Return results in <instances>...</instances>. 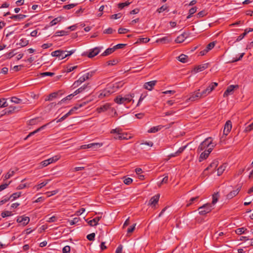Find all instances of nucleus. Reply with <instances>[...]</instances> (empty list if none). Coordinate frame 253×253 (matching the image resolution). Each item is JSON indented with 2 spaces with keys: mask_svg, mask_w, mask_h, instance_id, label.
<instances>
[{
  "mask_svg": "<svg viewBox=\"0 0 253 253\" xmlns=\"http://www.w3.org/2000/svg\"><path fill=\"white\" fill-rule=\"evenodd\" d=\"M215 145L212 143V138L210 137L205 139L199 146L197 151L200 152L203 150L212 151Z\"/></svg>",
  "mask_w": 253,
  "mask_h": 253,
  "instance_id": "nucleus-1",
  "label": "nucleus"
},
{
  "mask_svg": "<svg viewBox=\"0 0 253 253\" xmlns=\"http://www.w3.org/2000/svg\"><path fill=\"white\" fill-rule=\"evenodd\" d=\"M111 133L114 134L113 137L115 139L127 140L130 136L127 133L124 132L122 129L120 127L116 128L111 131Z\"/></svg>",
  "mask_w": 253,
  "mask_h": 253,
  "instance_id": "nucleus-2",
  "label": "nucleus"
},
{
  "mask_svg": "<svg viewBox=\"0 0 253 253\" xmlns=\"http://www.w3.org/2000/svg\"><path fill=\"white\" fill-rule=\"evenodd\" d=\"M75 51V49H72L70 51H64L61 50H57L51 52V55L53 57H57L59 59L61 60L65 58L66 57H68L73 53H74Z\"/></svg>",
  "mask_w": 253,
  "mask_h": 253,
  "instance_id": "nucleus-3",
  "label": "nucleus"
},
{
  "mask_svg": "<svg viewBox=\"0 0 253 253\" xmlns=\"http://www.w3.org/2000/svg\"><path fill=\"white\" fill-rule=\"evenodd\" d=\"M134 97V93H130L129 94L126 95L125 97H120L117 96L115 99L114 101L116 103L121 104L126 103H128L131 101H132V102H134V100H132V98Z\"/></svg>",
  "mask_w": 253,
  "mask_h": 253,
  "instance_id": "nucleus-4",
  "label": "nucleus"
},
{
  "mask_svg": "<svg viewBox=\"0 0 253 253\" xmlns=\"http://www.w3.org/2000/svg\"><path fill=\"white\" fill-rule=\"evenodd\" d=\"M218 165V161L214 160L212 163L204 170L203 174L206 176L208 175L210 173L214 172L215 169L216 168Z\"/></svg>",
  "mask_w": 253,
  "mask_h": 253,
  "instance_id": "nucleus-5",
  "label": "nucleus"
},
{
  "mask_svg": "<svg viewBox=\"0 0 253 253\" xmlns=\"http://www.w3.org/2000/svg\"><path fill=\"white\" fill-rule=\"evenodd\" d=\"M213 209L211 204H206L198 208L199 213L200 215H205L210 212Z\"/></svg>",
  "mask_w": 253,
  "mask_h": 253,
  "instance_id": "nucleus-6",
  "label": "nucleus"
},
{
  "mask_svg": "<svg viewBox=\"0 0 253 253\" xmlns=\"http://www.w3.org/2000/svg\"><path fill=\"white\" fill-rule=\"evenodd\" d=\"M217 85L218 84L216 83H211L206 89L204 90L202 92H200L202 97L203 98L207 96L217 86Z\"/></svg>",
  "mask_w": 253,
  "mask_h": 253,
  "instance_id": "nucleus-7",
  "label": "nucleus"
},
{
  "mask_svg": "<svg viewBox=\"0 0 253 253\" xmlns=\"http://www.w3.org/2000/svg\"><path fill=\"white\" fill-rule=\"evenodd\" d=\"M60 157L58 156H55L52 158L44 160L41 163L42 168L45 167L50 164L55 162L59 159Z\"/></svg>",
  "mask_w": 253,
  "mask_h": 253,
  "instance_id": "nucleus-8",
  "label": "nucleus"
},
{
  "mask_svg": "<svg viewBox=\"0 0 253 253\" xmlns=\"http://www.w3.org/2000/svg\"><path fill=\"white\" fill-rule=\"evenodd\" d=\"M199 91L200 89H198L196 91L191 93L189 95V97L187 99V100L190 101H194L203 98Z\"/></svg>",
  "mask_w": 253,
  "mask_h": 253,
  "instance_id": "nucleus-9",
  "label": "nucleus"
},
{
  "mask_svg": "<svg viewBox=\"0 0 253 253\" xmlns=\"http://www.w3.org/2000/svg\"><path fill=\"white\" fill-rule=\"evenodd\" d=\"M20 110V108L16 106H10L8 108L4 109L2 111V113L0 114V116L4 115H9L14 112H18Z\"/></svg>",
  "mask_w": 253,
  "mask_h": 253,
  "instance_id": "nucleus-10",
  "label": "nucleus"
},
{
  "mask_svg": "<svg viewBox=\"0 0 253 253\" xmlns=\"http://www.w3.org/2000/svg\"><path fill=\"white\" fill-rule=\"evenodd\" d=\"M101 49V47H96L94 48L90 49L87 53V57L90 58L94 57L100 52Z\"/></svg>",
  "mask_w": 253,
  "mask_h": 253,
  "instance_id": "nucleus-11",
  "label": "nucleus"
},
{
  "mask_svg": "<svg viewBox=\"0 0 253 253\" xmlns=\"http://www.w3.org/2000/svg\"><path fill=\"white\" fill-rule=\"evenodd\" d=\"M102 144L99 143H92L87 145H83L81 146V149L92 148L96 149L102 146Z\"/></svg>",
  "mask_w": 253,
  "mask_h": 253,
  "instance_id": "nucleus-12",
  "label": "nucleus"
},
{
  "mask_svg": "<svg viewBox=\"0 0 253 253\" xmlns=\"http://www.w3.org/2000/svg\"><path fill=\"white\" fill-rule=\"evenodd\" d=\"M238 88V85H230L228 86L226 90L225 91L223 94V97H226L230 94H232L235 88Z\"/></svg>",
  "mask_w": 253,
  "mask_h": 253,
  "instance_id": "nucleus-13",
  "label": "nucleus"
},
{
  "mask_svg": "<svg viewBox=\"0 0 253 253\" xmlns=\"http://www.w3.org/2000/svg\"><path fill=\"white\" fill-rule=\"evenodd\" d=\"M232 128V123L230 121H227L223 129V134L227 135Z\"/></svg>",
  "mask_w": 253,
  "mask_h": 253,
  "instance_id": "nucleus-14",
  "label": "nucleus"
},
{
  "mask_svg": "<svg viewBox=\"0 0 253 253\" xmlns=\"http://www.w3.org/2000/svg\"><path fill=\"white\" fill-rule=\"evenodd\" d=\"M156 81H152L150 82H148L144 84L143 87L146 89H147L148 90H152L154 86L156 85Z\"/></svg>",
  "mask_w": 253,
  "mask_h": 253,
  "instance_id": "nucleus-15",
  "label": "nucleus"
},
{
  "mask_svg": "<svg viewBox=\"0 0 253 253\" xmlns=\"http://www.w3.org/2000/svg\"><path fill=\"white\" fill-rule=\"evenodd\" d=\"M29 221L30 218L27 216H19L17 219V221L21 223L23 225H27Z\"/></svg>",
  "mask_w": 253,
  "mask_h": 253,
  "instance_id": "nucleus-16",
  "label": "nucleus"
},
{
  "mask_svg": "<svg viewBox=\"0 0 253 253\" xmlns=\"http://www.w3.org/2000/svg\"><path fill=\"white\" fill-rule=\"evenodd\" d=\"M241 186H238L236 190L230 192L229 194L227 195V198L228 199H231L233 198L234 197H235L238 194L239 192L241 190Z\"/></svg>",
  "mask_w": 253,
  "mask_h": 253,
  "instance_id": "nucleus-17",
  "label": "nucleus"
},
{
  "mask_svg": "<svg viewBox=\"0 0 253 253\" xmlns=\"http://www.w3.org/2000/svg\"><path fill=\"white\" fill-rule=\"evenodd\" d=\"M211 151H212L205 150L203 152H202L199 158V162H201L204 160L206 159L209 157Z\"/></svg>",
  "mask_w": 253,
  "mask_h": 253,
  "instance_id": "nucleus-18",
  "label": "nucleus"
},
{
  "mask_svg": "<svg viewBox=\"0 0 253 253\" xmlns=\"http://www.w3.org/2000/svg\"><path fill=\"white\" fill-rule=\"evenodd\" d=\"M160 195H156L151 198L149 201V204L151 206H155L159 201Z\"/></svg>",
  "mask_w": 253,
  "mask_h": 253,
  "instance_id": "nucleus-19",
  "label": "nucleus"
},
{
  "mask_svg": "<svg viewBox=\"0 0 253 253\" xmlns=\"http://www.w3.org/2000/svg\"><path fill=\"white\" fill-rule=\"evenodd\" d=\"M111 92L110 90L108 89H104L102 90L99 94L98 95V98L100 99H102L104 97L109 96L111 94Z\"/></svg>",
  "mask_w": 253,
  "mask_h": 253,
  "instance_id": "nucleus-20",
  "label": "nucleus"
},
{
  "mask_svg": "<svg viewBox=\"0 0 253 253\" xmlns=\"http://www.w3.org/2000/svg\"><path fill=\"white\" fill-rule=\"evenodd\" d=\"M101 218V216H96L93 219L88 221V224L91 226H96Z\"/></svg>",
  "mask_w": 253,
  "mask_h": 253,
  "instance_id": "nucleus-21",
  "label": "nucleus"
},
{
  "mask_svg": "<svg viewBox=\"0 0 253 253\" xmlns=\"http://www.w3.org/2000/svg\"><path fill=\"white\" fill-rule=\"evenodd\" d=\"M89 86L88 85V84H84V85L82 86L81 87L79 88L78 89L75 90L74 91V94L77 95L79 93H82L85 91L87 88H89Z\"/></svg>",
  "mask_w": 253,
  "mask_h": 253,
  "instance_id": "nucleus-22",
  "label": "nucleus"
},
{
  "mask_svg": "<svg viewBox=\"0 0 253 253\" xmlns=\"http://www.w3.org/2000/svg\"><path fill=\"white\" fill-rule=\"evenodd\" d=\"M208 64H202V65H200L197 67H196L195 68H194V71L195 73H198V72H201L203 70H204L205 69H206V68H208Z\"/></svg>",
  "mask_w": 253,
  "mask_h": 253,
  "instance_id": "nucleus-23",
  "label": "nucleus"
},
{
  "mask_svg": "<svg viewBox=\"0 0 253 253\" xmlns=\"http://www.w3.org/2000/svg\"><path fill=\"white\" fill-rule=\"evenodd\" d=\"M110 107V105L109 104H105L100 107H98L97 109V111L98 113H100L101 112L106 111Z\"/></svg>",
  "mask_w": 253,
  "mask_h": 253,
  "instance_id": "nucleus-24",
  "label": "nucleus"
},
{
  "mask_svg": "<svg viewBox=\"0 0 253 253\" xmlns=\"http://www.w3.org/2000/svg\"><path fill=\"white\" fill-rule=\"evenodd\" d=\"M163 127V126H161V125L157 126H153L148 130V132L155 133V132L160 130Z\"/></svg>",
  "mask_w": 253,
  "mask_h": 253,
  "instance_id": "nucleus-25",
  "label": "nucleus"
},
{
  "mask_svg": "<svg viewBox=\"0 0 253 253\" xmlns=\"http://www.w3.org/2000/svg\"><path fill=\"white\" fill-rule=\"evenodd\" d=\"M85 104V103L84 102L83 103L80 104L79 105H77L75 106H74L73 108H72L67 113L69 116L73 114V112L76 110H77L79 108L82 107Z\"/></svg>",
  "mask_w": 253,
  "mask_h": 253,
  "instance_id": "nucleus-26",
  "label": "nucleus"
},
{
  "mask_svg": "<svg viewBox=\"0 0 253 253\" xmlns=\"http://www.w3.org/2000/svg\"><path fill=\"white\" fill-rule=\"evenodd\" d=\"M185 34L183 33L178 36L175 40L176 43H181L186 39Z\"/></svg>",
  "mask_w": 253,
  "mask_h": 253,
  "instance_id": "nucleus-27",
  "label": "nucleus"
},
{
  "mask_svg": "<svg viewBox=\"0 0 253 253\" xmlns=\"http://www.w3.org/2000/svg\"><path fill=\"white\" fill-rule=\"evenodd\" d=\"M171 41V39L168 37H165L159 39L157 40V42H161L164 43H169Z\"/></svg>",
  "mask_w": 253,
  "mask_h": 253,
  "instance_id": "nucleus-28",
  "label": "nucleus"
},
{
  "mask_svg": "<svg viewBox=\"0 0 253 253\" xmlns=\"http://www.w3.org/2000/svg\"><path fill=\"white\" fill-rule=\"evenodd\" d=\"M199 197L196 196L195 197L191 198L188 202H187V204H186V207H188L192 205L193 204L197 202L199 199Z\"/></svg>",
  "mask_w": 253,
  "mask_h": 253,
  "instance_id": "nucleus-29",
  "label": "nucleus"
},
{
  "mask_svg": "<svg viewBox=\"0 0 253 253\" xmlns=\"http://www.w3.org/2000/svg\"><path fill=\"white\" fill-rule=\"evenodd\" d=\"M50 181L49 179H47L43 182H42L41 183H40L35 186V188L37 189V190H39L43 187L45 186Z\"/></svg>",
  "mask_w": 253,
  "mask_h": 253,
  "instance_id": "nucleus-30",
  "label": "nucleus"
},
{
  "mask_svg": "<svg viewBox=\"0 0 253 253\" xmlns=\"http://www.w3.org/2000/svg\"><path fill=\"white\" fill-rule=\"evenodd\" d=\"M227 166L225 164H223L220 166L217 169V175L218 176L221 175L224 171L225 170Z\"/></svg>",
  "mask_w": 253,
  "mask_h": 253,
  "instance_id": "nucleus-31",
  "label": "nucleus"
},
{
  "mask_svg": "<svg viewBox=\"0 0 253 253\" xmlns=\"http://www.w3.org/2000/svg\"><path fill=\"white\" fill-rule=\"evenodd\" d=\"M188 56L185 54H181L178 57V59L179 61L182 63H186L188 61Z\"/></svg>",
  "mask_w": 253,
  "mask_h": 253,
  "instance_id": "nucleus-32",
  "label": "nucleus"
},
{
  "mask_svg": "<svg viewBox=\"0 0 253 253\" xmlns=\"http://www.w3.org/2000/svg\"><path fill=\"white\" fill-rule=\"evenodd\" d=\"M29 44V41L27 40L26 39L22 38L21 39L19 42L18 43H17V45H19L22 47H24L26 45H27Z\"/></svg>",
  "mask_w": 253,
  "mask_h": 253,
  "instance_id": "nucleus-33",
  "label": "nucleus"
},
{
  "mask_svg": "<svg viewBox=\"0 0 253 253\" xmlns=\"http://www.w3.org/2000/svg\"><path fill=\"white\" fill-rule=\"evenodd\" d=\"M63 18V17L62 16H59V17L54 18L53 20H52L50 22V25L51 26H52L56 25L57 23L60 22L62 20Z\"/></svg>",
  "mask_w": 253,
  "mask_h": 253,
  "instance_id": "nucleus-34",
  "label": "nucleus"
},
{
  "mask_svg": "<svg viewBox=\"0 0 253 253\" xmlns=\"http://www.w3.org/2000/svg\"><path fill=\"white\" fill-rule=\"evenodd\" d=\"M114 50V48L113 47L112 48H107L103 53H102L101 56H107L112 53H113Z\"/></svg>",
  "mask_w": 253,
  "mask_h": 253,
  "instance_id": "nucleus-35",
  "label": "nucleus"
},
{
  "mask_svg": "<svg viewBox=\"0 0 253 253\" xmlns=\"http://www.w3.org/2000/svg\"><path fill=\"white\" fill-rule=\"evenodd\" d=\"M76 95L74 94V92L72 94H71L67 96H66L65 98H63L60 101L58 102V104H61L62 102H65L66 100H70L73 96Z\"/></svg>",
  "mask_w": 253,
  "mask_h": 253,
  "instance_id": "nucleus-36",
  "label": "nucleus"
},
{
  "mask_svg": "<svg viewBox=\"0 0 253 253\" xmlns=\"http://www.w3.org/2000/svg\"><path fill=\"white\" fill-rule=\"evenodd\" d=\"M69 31L64 30L58 31L56 32L55 34V36H63L69 34Z\"/></svg>",
  "mask_w": 253,
  "mask_h": 253,
  "instance_id": "nucleus-37",
  "label": "nucleus"
},
{
  "mask_svg": "<svg viewBox=\"0 0 253 253\" xmlns=\"http://www.w3.org/2000/svg\"><path fill=\"white\" fill-rule=\"evenodd\" d=\"M26 16L25 15L23 14H17V15H14L11 16L10 18L12 19H18V20H21L25 18Z\"/></svg>",
  "mask_w": 253,
  "mask_h": 253,
  "instance_id": "nucleus-38",
  "label": "nucleus"
},
{
  "mask_svg": "<svg viewBox=\"0 0 253 253\" xmlns=\"http://www.w3.org/2000/svg\"><path fill=\"white\" fill-rule=\"evenodd\" d=\"M58 94L57 92H54L53 93H50L47 98L45 99V101H51L53 98H55L57 97Z\"/></svg>",
  "mask_w": 253,
  "mask_h": 253,
  "instance_id": "nucleus-39",
  "label": "nucleus"
},
{
  "mask_svg": "<svg viewBox=\"0 0 253 253\" xmlns=\"http://www.w3.org/2000/svg\"><path fill=\"white\" fill-rule=\"evenodd\" d=\"M21 195V192H16L12 194L9 198H10V200L11 201H13L15 200L16 199L19 198L20 197Z\"/></svg>",
  "mask_w": 253,
  "mask_h": 253,
  "instance_id": "nucleus-40",
  "label": "nucleus"
},
{
  "mask_svg": "<svg viewBox=\"0 0 253 253\" xmlns=\"http://www.w3.org/2000/svg\"><path fill=\"white\" fill-rule=\"evenodd\" d=\"M197 11L196 7H193L190 9L189 10V15L187 16V19L191 17L192 15L194 14Z\"/></svg>",
  "mask_w": 253,
  "mask_h": 253,
  "instance_id": "nucleus-41",
  "label": "nucleus"
},
{
  "mask_svg": "<svg viewBox=\"0 0 253 253\" xmlns=\"http://www.w3.org/2000/svg\"><path fill=\"white\" fill-rule=\"evenodd\" d=\"M15 171L10 170L4 176V180L8 179L12 177L15 173Z\"/></svg>",
  "mask_w": 253,
  "mask_h": 253,
  "instance_id": "nucleus-42",
  "label": "nucleus"
},
{
  "mask_svg": "<svg viewBox=\"0 0 253 253\" xmlns=\"http://www.w3.org/2000/svg\"><path fill=\"white\" fill-rule=\"evenodd\" d=\"M94 73H95L94 71H91V72H88V73L84 74L83 76L85 78V80H87L89 79L90 78H91L93 76V75L94 74Z\"/></svg>",
  "mask_w": 253,
  "mask_h": 253,
  "instance_id": "nucleus-43",
  "label": "nucleus"
},
{
  "mask_svg": "<svg viewBox=\"0 0 253 253\" xmlns=\"http://www.w3.org/2000/svg\"><path fill=\"white\" fill-rule=\"evenodd\" d=\"M79 217H75L72 220H68V222L70 225H73L78 223L80 220Z\"/></svg>",
  "mask_w": 253,
  "mask_h": 253,
  "instance_id": "nucleus-44",
  "label": "nucleus"
},
{
  "mask_svg": "<svg viewBox=\"0 0 253 253\" xmlns=\"http://www.w3.org/2000/svg\"><path fill=\"white\" fill-rule=\"evenodd\" d=\"M10 101L16 104H20L22 102V99L18 98L16 97H12L10 98Z\"/></svg>",
  "mask_w": 253,
  "mask_h": 253,
  "instance_id": "nucleus-45",
  "label": "nucleus"
},
{
  "mask_svg": "<svg viewBox=\"0 0 253 253\" xmlns=\"http://www.w3.org/2000/svg\"><path fill=\"white\" fill-rule=\"evenodd\" d=\"M219 197V194L218 193H214L212 195V204L213 205H214L218 201V199Z\"/></svg>",
  "mask_w": 253,
  "mask_h": 253,
  "instance_id": "nucleus-46",
  "label": "nucleus"
},
{
  "mask_svg": "<svg viewBox=\"0 0 253 253\" xmlns=\"http://www.w3.org/2000/svg\"><path fill=\"white\" fill-rule=\"evenodd\" d=\"M13 214H12L11 211H3L1 213V216L3 218L7 217V216H11Z\"/></svg>",
  "mask_w": 253,
  "mask_h": 253,
  "instance_id": "nucleus-47",
  "label": "nucleus"
},
{
  "mask_svg": "<svg viewBox=\"0 0 253 253\" xmlns=\"http://www.w3.org/2000/svg\"><path fill=\"white\" fill-rule=\"evenodd\" d=\"M8 106L5 98L0 99V107H5Z\"/></svg>",
  "mask_w": 253,
  "mask_h": 253,
  "instance_id": "nucleus-48",
  "label": "nucleus"
},
{
  "mask_svg": "<svg viewBox=\"0 0 253 253\" xmlns=\"http://www.w3.org/2000/svg\"><path fill=\"white\" fill-rule=\"evenodd\" d=\"M150 41V39L147 38H139L137 40V43H147Z\"/></svg>",
  "mask_w": 253,
  "mask_h": 253,
  "instance_id": "nucleus-49",
  "label": "nucleus"
},
{
  "mask_svg": "<svg viewBox=\"0 0 253 253\" xmlns=\"http://www.w3.org/2000/svg\"><path fill=\"white\" fill-rule=\"evenodd\" d=\"M215 45V42H211L209 43L206 47V51H209V50L212 49Z\"/></svg>",
  "mask_w": 253,
  "mask_h": 253,
  "instance_id": "nucleus-50",
  "label": "nucleus"
},
{
  "mask_svg": "<svg viewBox=\"0 0 253 253\" xmlns=\"http://www.w3.org/2000/svg\"><path fill=\"white\" fill-rule=\"evenodd\" d=\"M246 230H247V229L242 227L237 229L235 231V232L238 235H241L242 234L244 233Z\"/></svg>",
  "mask_w": 253,
  "mask_h": 253,
  "instance_id": "nucleus-51",
  "label": "nucleus"
},
{
  "mask_svg": "<svg viewBox=\"0 0 253 253\" xmlns=\"http://www.w3.org/2000/svg\"><path fill=\"white\" fill-rule=\"evenodd\" d=\"M130 3V2L128 1H126L125 2L120 3L118 4V7L119 8L122 9L124 7H125V6H128V5H129Z\"/></svg>",
  "mask_w": 253,
  "mask_h": 253,
  "instance_id": "nucleus-52",
  "label": "nucleus"
},
{
  "mask_svg": "<svg viewBox=\"0 0 253 253\" xmlns=\"http://www.w3.org/2000/svg\"><path fill=\"white\" fill-rule=\"evenodd\" d=\"M77 5V3H71L69 4L65 5L63 6V8L65 9H70Z\"/></svg>",
  "mask_w": 253,
  "mask_h": 253,
  "instance_id": "nucleus-53",
  "label": "nucleus"
},
{
  "mask_svg": "<svg viewBox=\"0 0 253 253\" xmlns=\"http://www.w3.org/2000/svg\"><path fill=\"white\" fill-rule=\"evenodd\" d=\"M252 130H253V122L245 128L244 131L245 132H248Z\"/></svg>",
  "mask_w": 253,
  "mask_h": 253,
  "instance_id": "nucleus-54",
  "label": "nucleus"
},
{
  "mask_svg": "<svg viewBox=\"0 0 253 253\" xmlns=\"http://www.w3.org/2000/svg\"><path fill=\"white\" fill-rule=\"evenodd\" d=\"M244 55H245V53H241L238 58H233L232 59V60L231 61H230V62L233 63V62H235L240 60L243 58V57L244 56Z\"/></svg>",
  "mask_w": 253,
  "mask_h": 253,
  "instance_id": "nucleus-55",
  "label": "nucleus"
},
{
  "mask_svg": "<svg viewBox=\"0 0 253 253\" xmlns=\"http://www.w3.org/2000/svg\"><path fill=\"white\" fill-rule=\"evenodd\" d=\"M168 7L167 5H163L157 10V11L159 13H161L168 9Z\"/></svg>",
  "mask_w": 253,
  "mask_h": 253,
  "instance_id": "nucleus-56",
  "label": "nucleus"
},
{
  "mask_svg": "<svg viewBox=\"0 0 253 253\" xmlns=\"http://www.w3.org/2000/svg\"><path fill=\"white\" fill-rule=\"evenodd\" d=\"M115 31V30H113L112 28H108L103 31V33L105 34H111Z\"/></svg>",
  "mask_w": 253,
  "mask_h": 253,
  "instance_id": "nucleus-57",
  "label": "nucleus"
},
{
  "mask_svg": "<svg viewBox=\"0 0 253 253\" xmlns=\"http://www.w3.org/2000/svg\"><path fill=\"white\" fill-rule=\"evenodd\" d=\"M129 30L128 29L126 28H120L118 29V33L120 34H125L128 32Z\"/></svg>",
  "mask_w": 253,
  "mask_h": 253,
  "instance_id": "nucleus-58",
  "label": "nucleus"
},
{
  "mask_svg": "<svg viewBox=\"0 0 253 253\" xmlns=\"http://www.w3.org/2000/svg\"><path fill=\"white\" fill-rule=\"evenodd\" d=\"M135 226H136V224H134L133 225H132V226L129 227L127 230V234L131 233L135 229Z\"/></svg>",
  "mask_w": 253,
  "mask_h": 253,
  "instance_id": "nucleus-59",
  "label": "nucleus"
},
{
  "mask_svg": "<svg viewBox=\"0 0 253 253\" xmlns=\"http://www.w3.org/2000/svg\"><path fill=\"white\" fill-rule=\"evenodd\" d=\"M132 179L129 177L125 178V179L124 180V183L126 185H129L130 183H132Z\"/></svg>",
  "mask_w": 253,
  "mask_h": 253,
  "instance_id": "nucleus-60",
  "label": "nucleus"
},
{
  "mask_svg": "<svg viewBox=\"0 0 253 253\" xmlns=\"http://www.w3.org/2000/svg\"><path fill=\"white\" fill-rule=\"evenodd\" d=\"M95 234L94 233H92L90 234H88L86 238L89 241H93L94 240Z\"/></svg>",
  "mask_w": 253,
  "mask_h": 253,
  "instance_id": "nucleus-61",
  "label": "nucleus"
},
{
  "mask_svg": "<svg viewBox=\"0 0 253 253\" xmlns=\"http://www.w3.org/2000/svg\"><path fill=\"white\" fill-rule=\"evenodd\" d=\"M122 17V14L119 13L116 14H113L111 16V18L113 19H117L120 18Z\"/></svg>",
  "mask_w": 253,
  "mask_h": 253,
  "instance_id": "nucleus-62",
  "label": "nucleus"
},
{
  "mask_svg": "<svg viewBox=\"0 0 253 253\" xmlns=\"http://www.w3.org/2000/svg\"><path fill=\"white\" fill-rule=\"evenodd\" d=\"M70 251V247L69 246H65L62 250L63 253H69Z\"/></svg>",
  "mask_w": 253,
  "mask_h": 253,
  "instance_id": "nucleus-63",
  "label": "nucleus"
},
{
  "mask_svg": "<svg viewBox=\"0 0 253 253\" xmlns=\"http://www.w3.org/2000/svg\"><path fill=\"white\" fill-rule=\"evenodd\" d=\"M23 67V65H16L12 68V70L15 72H17L20 71L21 69V68Z\"/></svg>",
  "mask_w": 253,
  "mask_h": 253,
  "instance_id": "nucleus-64",
  "label": "nucleus"
}]
</instances>
